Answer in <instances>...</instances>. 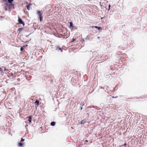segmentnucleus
<instances>
[{"mask_svg":"<svg viewBox=\"0 0 147 147\" xmlns=\"http://www.w3.org/2000/svg\"><path fill=\"white\" fill-rule=\"evenodd\" d=\"M37 13L39 16L38 18H40V21L41 22L43 20L42 13L40 11H38L37 12Z\"/></svg>","mask_w":147,"mask_h":147,"instance_id":"1","label":"nucleus"},{"mask_svg":"<svg viewBox=\"0 0 147 147\" xmlns=\"http://www.w3.org/2000/svg\"><path fill=\"white\" fill-rule=\"evenodd\" d=\"M55 122L54 121L52 122L51 123V125L52 126H54L55 125Z\"/></svg>","mask_w":147,"mask_h":147,"instance_id":"9","label":"nucleus"},{"mask_svg":"<svg viewBox=\"0 0 147 147\" xmlns=\"http://www.w3.org/2000/svg\"><path fill=\"white\" fill-rule=\"evenodd\" d=\"M2 67L4 68V71H6V70L7 71L8 70L7 69H6V68L5 67L3 66V67Z\"/></svg>","mask_w":147,"mask_h":147,"instance_id":"15","label":"nucleus"},{"mask_svg":"<svg viewBox=\"0 0 147 147\" xmlns=\"http://www.w3.org/2000/svg\"><path fill=\"white\" fill-rule=\"evenodd\" d=\"M112 98H117L118 96H116L115 97H114V96H113Z\"/></svg>","mask_w":147,"mask_h":147,"instance_id":"18","label":"nucleus"},{"mask_svg":"<svg viewBox=\"0 0 147 147\" xmlns=\"http://www.w3.org/2000/svg\"><path fill=\"white\" fill-rule=\"evenodd\" d=\"M32 5L31 4H29L26 5L27 9L28 10H29L32 9V8L31 7Z\"/></svg>","mask_w":147,"mask_h":147,"instance_id":"4","label":"nucleus"},{"mask_svg":"<svg viewBox=\"0 0 147 147\" xmlns=\"http://www.w3.org/2000/svg\"><path fill=\"white\" fill-rule=\"evenodd\" d=\"M32 118L31 117L29 116L28 117V121L30 123H31L32 121Z\"/></svg>","mask_w":147,"mask_h":147,"instance_id":"8","label":"nucleus"},{"mask_svg":"<svg viewBox=\"0 0 147 147\" xmlns=\"http://www.w3.org/2000/svg\"><path fill=\"white\" fill-rule=\"evenodd\" d=\"M1 41H0V43H1Z\"/></svg>","mask_w":147,"mask_h":147,"instance_id":"27","label":"nucleus"},{"mask_svg":"<svg viewBox=\"0 0 147 147\" xmlns=\"http://www.w3.org/2000/svg\"><path fill=\"white\" fill-rule=\"evenodd\" d=\"M24 49L23 48V47H21L20 48V50L21 51H22Z\"/></svg>","mask_w":147,"mask_h":147,"instance_id":"16","label":"nucleus"},{"mask_svg":"<svg viewBox=\"0 0 147 147\" xmlns=\"http://www.w3.org/2000/svg\"><path fill=\"white\" fill-rule=\"evenodd\" d=\"M70 24V26H69V28H70L72 30L73 28H74V26L73 25V23L71 22H69Z\"/></svg>","mask_w":147,"mask_h":147,"instance_id":"5","label":"nucleus"},{"mask_svg":"<svg viewBox=\"0 0 147 147\" xmlns=\"http://www.w3.org/2000/svg\"><path fill=\"white\" fill-rule=\"evenodd\" d=\"M5 9L6 11H7V8L6 7L5 8Z\"/></svg>","mask_w":147,"mask_h":147,"instance_id":"20","label":"nucleus"},{"mask_svg":"<svg viewBox=\"0 0 147 147\" xmlns=\"http://www.w3.org/2000/svg\"><path fill=\"white\" fill-rule=\"evenodd\" d=\"M22 29H23V28H19V29L18 30H19L20 32V31H22Z\"/></svg>","mask_w":147,"mask_h":147,"instance_id":"14","label":"nucleus"},{"mask_svg":"<svg viewBox=\"0 0 147 147\" xmlns=\"http://www.w3.org/2000/svg\"><path fill=\"white\" fill-rule=\"evenodd\" d=\"M76 39L75 38H73L72 39V40L71 41V43H72L74 41L76 40Z\"/></svg>","mask_w":147,"mask_h":147,"instance_id":"12","label":"nucleus"},{"mask_svg":"<svg viewBox=\"0 0 147 147\" xmlns=\"http://www.w3.org/2000/svg\"><path fill=\"white\" fill-rule=\"evenodd\" d=\"M94 27L95 28L97 29L98 30H102V29L100 27H98L97 26H94Z\"/></svg>","mask_w":147,"mask_h":147,"instance_id":"10","label":"nucleus"},{"mask_svg":"<svg viewBox=\"0 0 147 147\" xmlns=\"http://www.w3.org/2000/svg\"><path fill=\"white\" fill-rule=\"evenodd\" d=\"M18 21L19 23L22 24L23 26L24 25V22L19 17H18Z\"/></svg>","mask_w":147,"mask_h":147,"instance_id":"3","label":"nucleus"},{"mask_svg":"<svg viewBox=\"0 0 147 147\" xmlns=\"http://www.w3.org/2000/svg\"><path fill=\"white\" fill-rule=\"evenodd\" d=\"M18 146L20 147H23L24 145L22 143L20 142L18 143Z\"/></svg>","mask_w":147,"mask_h":147,"instance_id":"7","label":"nucleus"},{"mask_svg":"<svg viewBox=\"0 0 147 147\" xmlns=\"http://www.w3.org/2000/svg\"><path fill=\"white\" fill-rule=\"evenodd\" d=\"M0 71H2V69L1 68H0Z\"/></svg>","mask_w":147,"mask_h":147,"instance_id":"22","label":"nucleus"},{"mask_svg":"<svg viewBox=\"0 0 147 147\" xmlns=\"http://www.w3.org/2000/svg\"><path fill=\"white\" fill-rule=\"evenodd\" d=\"M109 8H110V5H109Z\"/></svg>","mask_w":147,"mask_h":147,"instance_id":"24","label":"nucleus"},{"mask_svg":"<svg viewBox=\"0 0 147 147\" xmlns=\"http://www.w3.org/2000/svg\"><path fill=\"white\" fill-rule=\"evenodd\" d=\"M85 142H88V141L87 140H85Z\"/></svg>","mask_w":147,"mask_h":147,"instance_id":"21","label":"nucleus"},{"mask_svg":"<svg viewBox=\"0 0 147 147\" xmlns=\"http://www.w3.org/2000/svg\"><path fill=\"white\" fill-rule=\"evenodd\" d=\"M18 80L19 81V80H20V79H18Z\"/></svg>","mask_w":147,"mask_h":147,"instance_id":"25","label":"nucleus"},{"mask_svg":"<svg viewBox=\"0 0 147 147\" xmlns=\"http://www.w3.org/2000/svg\"><path fill=\"white\" fill-rule=\"evenodd\" d=\"M126 143H125L124 145H123V146H126Z\"/></svg>","mask_w":147,"mask_h":147,"instance_id":"19","label":"nucleus"},{"mask_svg":"<svg viewBox=\"0 0 147 147\" xmlns=\"http://www.w3.org/2000/svg\"><path fill=\"white\" fill-rule=\"evenodd\" d=\"M4 1H6L7 0H3Z\"/></svg>","mask_w":147,"mask_h":147,"instance_id":"23","label":"nucleus"},{"mask_svg":"<svg viewBox=\"0 0 147 147\" xmlns=\"http://www.w3.org/2000/svg\"><path fill=\"white\" fill-rule=\"evenodd\" d=\"M24 139H23V138H22L21 139V142H23L24 141Z\"/></svg>","mask_w":147,"mask_h":147,"instance_id":"17","label":"nucleus"},{"mask_svg":"<svg viewBox=\"0 0 147 147\" xmlns=\"http://www.w3.org/2000/svg\"><path fill=\"white\" fill-rule=\"evenodd\" d=\"M26 3H27V4L28 3L27 2H26Z\"/></svg>","mask_w":147,"mask_h":147,"instance_id":"26","label":"nucleus"},{"mask_svg":"<svg viewBox=\"0 0 147 147\" xmlns=\"http://www.w3.org/2000/svg\"><path fill=\"white\" fill-rule=\"evenodd\" d=\"M34 103L37 106L40 105V103H39V102L38 100H36L35 102H34Z\"/></svg>","mask_w":147,"mask_h":147,"instance_id":"6","label":"nucleus"},{"mask_svg":"<svg viewBox=\"0 0 147 147\" xmlns=\"http://www.w3.org/2000/svg\"><path fill=\"white\" fill-rule=\"evenodd\" d=\"M14 0H7L9 3H11Z\"/></svg>","mask_w":147,"mask_h":147,"instance_id":"11","label":"nucleus"},{"mask_svg":"<svg viewBox=\"0 0 147 147\" xmlns=\"http://www.w3.org/2000/svg\"><path fill=\"white\" fill-rule=\"evenodd\" d=\"M85 122L84 121V120H82L80 122V123L81 124H82L83 123H84Z\"/></svg>","mask_w":147,"mask_h":147,"instance_id":"13","label":"nucleus"},{"mask_svg":"<svg viewBox=\"0 0 147 147\" xmlns=\"http://www.w3.org/2000/svg\"><path fill=\"white\" fill-rule=\"evenodd\" d=\"M55 50L59 51H61V52H62L63 49L61 48L59 46H57L55 47Z\"/></svg>","mask_w":147,"mask_h":147,"instance_id":"2","label":"nucleus"}]
</instances>
